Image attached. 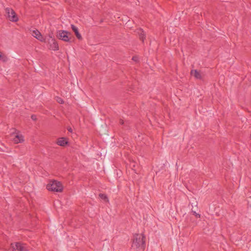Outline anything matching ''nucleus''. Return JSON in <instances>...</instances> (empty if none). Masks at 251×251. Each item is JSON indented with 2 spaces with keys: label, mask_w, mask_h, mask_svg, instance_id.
Masks as SVG:
<instances>
[{
  "label": "nucleus",
  "mask_w": 251,
  "mask_h": 251,
  "mask_svg": "<svg viewBox=\"0 0 251 251\" xmlns=\"http://www.w3.org/2000/svg\"><path fill=\"white\" fill-rule=\"evenodd\" d=\"M146 236L143 234H133L131 248L136 251H144L146 248Z\"/></svg>",
  "instance_id": "f257e3e1"
},
{
  "label": "nucleus",
  "mask_w": 251,
  "mask_h": 251,
  "mask_svg": "<svg viewBox=\"0 0 251 251\" xmlns=\"http://www.w3.org/2000/svg\"><path fill=\"white\" fill-rule=\"evenodd\" d=\"M47 189L50 191L62 192L63 186L60 181L55 180H51L46 186Z\"/></svg>",
  "instance_id": "f03ea898"
},
{
  "label": "nucleus",
  "mask_w": 251,
  "mask_h": 251,
  "mask_svg": "<svg viewBox=\"0 0 251 251\" xmlns=\"http://www.w3.org/2000/svg\"><path fill=\"white\" fill-rule=\"evenodd\" d=\"M12 251H28L26 244L21 242H16L11 244Z\"/></svg>",
  "instance_id": "7ed1b4c3"
},
{
  "label": "nucleus",
  "mask_w": 251,
  "mask_h": 251,
  "mask_svg": "<svg viewBox=\"0 0 251 251\" xmlns=\"http://www.w3.org/2000/svg\"><path fill=\"white\" fill-rule=\"evenodd\" d=\"M71 33L65 30H60L59 33V38L65 42H71Z\"/></svg>",
  "instance_id": "20e7f679"
},
{
  "label": "nucleus",
  "mask_w": 251,
  "mask_h": 251,
  "mask_svg": "<svg viewBox=\"0 0 251 251\" xmlns=\"http://www.w3.org/2000/svg\"><path fill=\"white\" fill-rule=\"evenodd\" d=\"M6 12L10 21L12 22H17L18 21V18L16 13L12 8H7Z\"/></svg>",
  "instance_id": "39448f33"
},
{
  "label": "nucleus",
  "mask_w": 251,
  "mask_h": 251,
  "mask_svg": "<svg viewBox=\"0 0 251 251\" xmlns=\"http://www.w3.org/2000/svg\"><path fill=\"white\" fill-rule=\"evenodd\" d=\"M69 143L67 138L65 137L59 138L56 142V144L60 146L64 147Z\"/></svg>",
  "instance_id": "423d86ee"
},
{
  "label": "nucleus",
  "mask_w": 251,
  "mask_h": 251,
  "mask_svg": "<svg viewBox=\"0 0 251 251\" xmlns=\"http://www.w3.org/2000/svg\"><path fill=\"white\" fill-rule=\"evenodd\" d=\"M32 35L40 41H43L44 38L41 33L37 29L32 31Z\"/></svg>",
  "instance_id": "0eeeda50"
},
{
  "label": "nucleus",
  "mask_w": 251,
  "mask_h": 251,
  "mask_svg": "<svg viewBox=\"0 0 251 251\" xmlns=\"http://www.w3.org/2000/svg\"><path fill=\"white\" fill-rule=\"evenodd\" d=\"M19 132L18 131V133H17V135L13 139V141L15 144L22 143L24 141V136L22 134H18Z\"/></svg>",
  "instance_id": "6e6552de"
},
{
  "label": "nucleus",
  "mask_w": 251,
  "mask_h": 251,
  "mask_svg": "<svg viewBox=\"0 0 251 251\" xmlns=\"http://www.w3.org/2000/svg\"><path fill=\"white\" fill-rule=\"evenodd\" d=\"M50 49L53 50H59L58 43L55 39L51 40V42L50 44Z\"/></svg>",
  "instance_id": "1a4fd4ad"
},
{
  "label": "nucleus",
  "mask_w": 251,
  "mask_h": 251,
  "mask_svg": "<svg viewBox=\"0 0 251 251\" xmlns=\"http://www.w3.org/2000/svg\"><path fill=\"white\" fill-rule=\"evenodd\" d=\"M71 28H72L73 31L75 32L77 38L79 40H82V36H81V34L79 33L77 27H76L74 25H71Z\"/></svg>",
  "instance_id": "9d476101"
},
{
  "label": "nucleus",
  "mask_w": 251,
  "mask_h": 251,
  "mask_svg": "<svg viewBox=\"0 0 251 251\" xmlns=\"http://www.w3.org/2000/svg\"><path fill=\"white\" fill-rule=\"evenodd\" d=\"M137 30V33L139 34V39L142 41L143 43H144V40L146 39V34L144 30L141 28L138 29Z\"/></svg>",
  "instance_id": "9b49d317"
},
{
  "label": "nucleus",
  "mask_w": 251,
  "mask_h": 251,
  "mask_svg": "<svg viewBox=\"0 0 251 251\" xmlns=\"http://www.w3.org/2000/svg\"><path fill=\"white\" fill-rule=\"evenodd\" d=\"M191 75H193L194 77L199 79H202V76L200 73V72L197 70H192L191 72Z\"/></svg>",
  "instance_id": "f8f14e48"
},
{
  "label": "nucleus",
  "mask_w": 251,
  "mask_h": 251,
  "mask_svg": "<svg viewBox=\"0 0 251 251\" xmlns=\"http://www.w3.org/2000/svg\"><path fill=\"white\" fill-rule=\"evenodd\" d=\"M0 60L3 62H6L8 61V57L7 56L0 51Z\"/></svg>",
  "instance_id": "ddd939ff"
},
{
  "label": "nucleus",
  "mask_w": 251,
  "mask_h": 251,
  "mask_svg": "<svg viewBox=\"0 0 251 251\" xmlns=\"http://www.w3.org/2000/svg\"><path fill=\"white\" fill-rule=\"evenodd\" d=\"M99 197L100 199L103 200L104 201H105L106 202H109V199H108L107 196L105 194L100 193L99 195Z\"/></svg>",
  "instance_id": "4468645a"
},
{
  "label": "nucleus",
  "mask_w": 251,
  "mask_h": 251,
  "mask_svg": "<svg viewBox=\"0 0 251 251\" xmlns=\"http://www.w3.org/2000/svg\"><path fill=\"white\" fill-rule=\"evenodd\" d=\"M132 60L135 62H138V57L136 56H133L132 58Z\"/></svg>",
  "instance_id": "2eb2a0df"
},
{
  "label": "nucleus",
  "mask_w": 251,
  "mask_h": 251,
  "mask_svg": "<svg viewBox=\"0 0 251 251\" xmlns=\"http://www.w3.org/2000/svg\"><path fill=\"white\" fill-rule=\"evenodd\" d=\"M119 124L121 125H123L125 124V122L122 119H120V121H119Z\"/></svg>",
  "instance_id": "dca6fc26"
},
{
  "label": "nucleus",
  "mask_w": 251,
  "mask_h": 251,
  "mask_svg": "<svg viewBox=\"0 0 251 251\" xmlns=\"http://www.w3.org/2000/svg\"><path fill=\"white\" fill-rule=\"evenodd\" d=\"M58 102L59 103L62 104L64 103V100L62 99H61V98H59V100H58Z\"/></svg>",
  "instance_id": "f3484780"
},
{
  "label": "nucleus",
  "mask_w": 251,
  "mask_h": 251,
  "mask_svg": "<svg viewBox=\"0 0 251 251\" xmlns=\"http://www.w3.org/2000/svg\"><path fill=\"white\" fill-rule=\"evenodd\" d=\"M67 130L69 132H70L71 133L73 132V129H72V127H71L70 126L67 127Z\"/></svg>",
  "instance_id": "a211bd4d"
},
{
  "label": "nucleus",
  "mask_w": 251,
  "mask_h": 251,
  "mask_svg": "<svg viewBox=\"0 0 251 251\" xmlns=\"http://www.w3.org/2000/svg\"><path fill=\"white\" fill-rule=\"evenodd\" d=\"M193 214L195 215L197 217H198V218L200 217V215L199 214H197L196 212H194Z\"/></svg>",
  "instance_id": "6ab92c4d"
},
{
  "label": "nucleus",
  "mask_w": 251,
  "mask_h": 251,
  "mask_svg": "<svg viewBox=\"0 0 251 251\" xmlns=\"http://www.w3.org/2000/svg\"><path fill=\"white\" fill-rule=\"evenodd\" d=\"M31 119L33 120H35L36 119V116L32 115L31 117Z\"/></svg>",
  "instance_id": "aec40b11"
}]
</instances>
